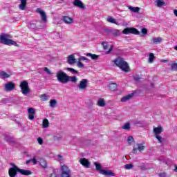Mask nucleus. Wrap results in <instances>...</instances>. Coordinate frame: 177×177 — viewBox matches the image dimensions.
<instances>
[{
    "instance_id": "1",
    "label": "nucleus",
    "mask_w": 177,
    "mask_h": 177,
    "mask_svg": "<svg viewBox=\"0 0 177 177\" xmlns=\"http://www.w3.org/2000/svg\"><path fill=\"white\" fill-rule=\"evenodd\" d=\"M113 63L119 67L122 71L124 73H129L130 68L128 62L124 61L121 57H118L115 60H113Z\"/></svg>"
},
{
    "instance_id": "2",
    "label": "nucleus",
    "mask_w": 177,
    "mask_h": 177,
    "mask_svg": "<svg viewBox=\"0 0 177 177\" xmlns=\"http://www.w3.org/2000/svg\"><path fill=\"white\" fill-rule=\"evenodd\" d=\"M56 77L58 81L62 84H67V82H70V76L66 75V73L62 71H59L57 73Z\"/></svg>"
},
{
    "instance_id": "3",
    "label": "nucleus",
    "mask_w": 177,
    "mask_h": 177,
    "mask_svg": "<svg viewBox=\"0 0 177 177\" xmlns=\"http://www.w3.org/2000/svg\"><path fill=\"white\" fill-rule=\"evenodd\" d=\"M8 35H0V44L3 45H14V46H19L17 43L10 39L8 38Z\"/></svg>"
},
{
    "instance_id": "4",
    "label": "nucleus",
    "mask_w": 177,
    "mask_h": 177,
    "mask_svg": "<svg viewBox=\"0 0 177 177\" xmlns=\"http://www.w3.org/2000/svg\"><path fill=\"white\" fill-rule=\"evenodd\" d=\"M94 165H95L97 171H99L102 175H104V176H115V174L113 171L102 169V165L95 162Z\"/></svg>"
},
{
    "instance_id": "5",
    "label": "nucleus",
    "mask_w": 177,
    "mask_h": 177,
    "mask_svg": "<svg viewBox=\"0 0 177 177\" xmlns=\"http://www.w3.org/2000/svg\"><path fill=\"white\" fill-rule=\"evenodd\" d=\"M19 87L21 88V92L24 96H27L28 93L30 92V86H28V82L26 80L20 82Z\"/></svg>"
},
{
    "instance_id": "6",
    "label": "nucleus",
    "mask_w": 177,
    "mask_h": 177,
    "mask_svg": "<svg viewBox=\"0 0 177 177\" xmlns=\"http://www.w3.org/2000/svg\"><path fill=\"white\" fill-rule=\"evenodd\" d=\"M12 167L8 169V175L10 177L17 176V172L19 174L20 168L16 165L15 163L11 164Z\"/></svg>"
},
{
    "instance_id": "7",
    "label": "nucleus",
    "mask_w": 177,
    "mask_h": 177,
    "mask_svg": "<svg viewBox=\"0 0 177 177\" xmlns=\"http://www.w3.org/2000/svg\"><path fill=\"white\" fill-rule=\"evenodd\" d=\"M122 34L128 35V34H134V35H139L140 32L135 28H126L122 30Z\"/></svg>"
},
{
    "instance_id": "8",
    "label": "nucleus",
    "mask_w": 177,
    "mask_h": 177,
    "mask_svg": "<svg viewBox=\"0 0 177 177\" xmlns=\"http://www.w3.org/2000/svg\"><path fill=\"white\" fill-rule=\"evenodd\" d=\"M146 149V147L143 145V144H136L133 148V154H136L138 153V150L139 151H143Z\"/></svg>"
},
{
    "instance_id": "9",
    "label": "nucleus",
    "mask_w": 177,
    "mask_h": 177,
    "mask_svg": "<svg viewBox=\"0 0 177 177\" xmlns=\"http://www.w3.org/2000/svg\"><path fill=\"white\" fill-rule=\"evenodd\" d=\"M37 13H39L41 21H43L44 23H46L48 21V17L46 16V13L43 11L41 8H37L36 10Z\"/></svg>"
},
{
    "instance_id": "10",
    "label": "nucleus",
    "mask_w": 177,
    "mask_h": 177,
    "mask_svg": "<svg viewBox=\"0 0 177 177\" xmlns=\"http://www.w3.org/2000/svg\"><path fill=\"white\" fill-rule=\"evenodd\" d=\"M77 86L79 89H82V91H86V86H88V80L82 79Z\"/></svg>"
},
{
    "instance_id": "11",
    "label": "nucleus",
    "mask_w": 177,
    "mask_h": 177,
    "mask_svg": "<svg viewBox=\"0 0 177 177\" xmlns=\"http://www.w3.org/2000/svg\"><path fill=\"white\" fill-rule=\"evenodd\" d=\"M16 88V84L13 83L12 82H8V83L6 84L5 86V89L6 91H13Z\"/></svg>"
},
{
    "instance_id": "12",
    "label": "nucleus",
    "mask_w": 177,
    "mask_h": 177,
    "mask_svg": "<svg viewBox=\"0 0 177 177\" xmlns=\"http://www.w3.org/2000/svg\"><path fill=\"white\" fill-rule=\"evenodd\" d=\"M80 162L83 165V167H85V168H89V167H91V162L85 158L80 159Z\"/></svg>"
},
{
    "instance_id": "13",
    "label": "nucleus",
    "mask_w": 177,
    "mask_h": 177,
    "mask_svg": "<svg viewBox=\"0 0 177 177\" xmlns=\"http://www.w3.org/2000/svg\"><path fill=\"white\" fill-rule=\"evenodd\" d=\"M73 5L77 8H80V9H85V5L81 0H74Z\"/></svg>"
},
{
    "instance_id": "14",
    "label": "nucleus",
    "mask_w": 177,
    "mask_h": 177,
    "mask_svg": "<svg viewBox=\"0 0 177 177\" xmlns=\"http://www.w3.org/2000/svg\"><path fill=\"white\" fill-rule=\"evenodd\" d=\"M19 174L23 175L24 176H30V175H32V171L31 170H27L19 168Z\"/></svg>"
},
{
    "instance_id": "15",
    "label": "nucleus",
    "mask_w": 177,
    "mask_h": 177,
    "mask_svg": "<svg viewBox=\"0 0 177 177\" xmlns=\"http://www.w3.org/2000/svg\"><path fill=\"white\" fill-rule=\"evenodd\" d=\"M28 119L29 120H34L35 117V109L34 108H29L28 109Z\"/></svg>"
},
{
    "instance_id": "16",
    "label": "nucleus",
    "mask_w": 177,
    "mask_h": 177,
    "mask_svg": "<svg viewBox=\"0 0 177 177\" xmlns=\"http://www.w3.org/2000/svg\"><path fill=\"white\" fill-rule=\"evenodd\" d=\"M38 162L39 165H41V168H44V169H46L48 168V162H46V160L42 158H39Z\"/></svg>"
},
{
    "instance_id": "17",
    "label": "nucleus",
    "mask_w": 177,
    "mask_h": 177,
    "mask_svg": "<svg viewBox=\"0 0 177 177\" xmlns=\"http://www.w3.org/2000/svg\"><path fill=\"white\" fill-rule=\"evenodd\" d=\"M63 21H64L66 24H73V23H74V19L68 16H64Z\"/></svg>"
},
{
    "instance_id": "18",
    "label": "nucleus",
    "mask_w": 177,
    "mask_h": 177,
    "mask_svg": "<svg viewBox=\"0 0 177 177\" xmlns=\"http://www.w3.org/2000/svg\"><path fill=\"white\" fill-rule=\"evenodd\" d=\"M68 64H75L76 60L74 55L72 54L68 56Z\"/></svg>"
},
{
    "instance_id": "19",
    "label": "nucleus",
    "mask_w": 177,
    "mask_h": 177,
    "mask_svg": "<svg viewBox=\"0 0 177 177\" xmlns=\"http://www.w3.org/2000/svg\"><path fill=\"white\" fill-rule=\"evenodd\" d=\"M155 3H156V6H157L158 8H162V6H167L164 0H156Z\"/></svg>"
},
{
    "instance_id": "20",
    "label": "nucleus",
    "mask_w": 177,
    "mask_h": 177,
    "mask_svg": "<svg viewBox=\"0 0 177 177\" xmlns=\"http://www.w3.org/2000/svg\"><path fill=\"white\" fill-rule=\"evenodd\" d=\"M162 132H164V129H162V127L159 126L158 127H155L153 129V133L155 135H160Z\"/></svg>"
},
{
    "instance_id": "21",
    "label": "nucleus",
    "mask_w": 177,
    "mask_h": 177,
    "mask_svg": "<svg viewBox=\"0 0 177 177\" xmlns=\"http://www.w3.org/2000/svg\"><path fill=\"white\" fill-rule=\"evenodd\" d=\"M26 6H27V0H21V4L19 5V9H21V10H25Z\"/></svg>"
},
{
    "instance_id": "22",
    "label": "nucleus",
    "mask_w": 177,
    "mask_h": 177,
    "mask_svg": "<svg viewBox=\"0 0 177 177\" xmlns=\"http://www.w3.org/2000/svg\"><path fill=\"white\" fill-rule=\"evenodd\" d=\"M0 77L3 79L5 80L6 78H10V75L6 73L5 71H0Z\"/></svg>"
},
{
    "instance_id": "23",
    "label": "nucleus",
    "mask_w": 177,
    "mask_h": 177,
    "mask_svg": "<svg viewBox=\"0 0 177 177\" xmlns=\"http://www.w3.org/2000/svg\"><path fill=\"white\" fill-rule=\"evenodd\" d=\"M133 95H135V93H132L128 95L123 97L122 98H121V102H127V100H129V99H131L133 96Z\"/></svg>"
},
{
    "instance_id": "24",
    "label": "nucleus",
    "mask_w": 177,
    "mask_h": 177,
    "mask_svg": "<svg viewBox=\"0 0 177 177\" xmlns=\"http://www.w3.org/2000/svg\"><path fill=\"white\" fill-rule=\"evenodd\" d=\"M97 106L100 107H104L106 106V102H104V99L100 98L97 101Z\"/></svg>"
},
{
    "instance_id": "25",
    "label": "nucleus",
    "mask_w": 177,
    "mask_h": 177,
    "mask_svg": "<svg viewBox=\"0 0 177 177\" xmlns=\"http://www.w3.org/2000/svg\"><path fill=\"white\" fill-rule=\"evenodd\" d=\"M86 56H88V57H91L93 60H97V59H99V55L96 54H92L91 53H87Z\"/></svg>"
},
{
    "instance_id": "26",
    "label": "nucleus",
    "mask_w": 177,
    "mask_h": 177,
    "mask_svg": "<svg viewBox=\"0 0 177 177\" xmlns=\"http://www.w3.org/2000/svg\"><path fill=\"white\" fill-rule=\"evenodd\" d=\"M110 91H116L117 88H118V85L116 83L110 84L109 86Z\"/></svg>"
},
{
    "instance_id": "27",
    "label": "nucleus",
    "mask_w": 177,
    "mask_h": 177,
    "mask_svg": "<svg viewBox=\"0 0 177 177\" xmlns=\"http://www.w3.org/2000/svg\"><path fill=\"white\" fill-rule=\"evenodd\" d=\"M129 10H131V12H133L134 13H138L139 10H140V8L139 7H129Z\"/></svg>"
},
{
    "instance_id": "28",
    "label": "nucleus",
    "mask_w": 177,
    "mask_h": 177,
    "mask_svg": "<svg viewBox=\"0 0 177 177\" xmlns=\"http://www.w3.org/2000/svg\"><path fill=\"white\" fill-rule=\"evenodd\" d=\"M57 105V101L56 100H50V107L55 109Z\"/></svg>"
},
{
    "instance_id": "29",
    "label": "nucleus",
    "mask_w": 177,
    "mask_h": 177,
    "mask_svg": "<svg viewBox=\"0 0 177 177\" xmlns=\"http://www.w3.org/2000/svg\"><path fill=\"white\" fill-rule=\"evenodd\" d=\"M156 59V57L154 56V53H151L149 55V63H153L154 62V59Z\"/></svg>"
},
{
    "instance_id": "30",
    "label": "nucleus",
    "mask_w": 177,
    "mask_h": 177,
    "mask_svg": "<svg viewBox=\"0 0 177 177\" xmlns=\"http://www.w3.org/2000/svg\"><path fill=\"white\" fill-rule=\"evenodd\" d=\"M66 70L67 71H69V73H71V74H79L78 71H77L73 68H66Z\"/></svg>"
},
{
    "instance_id": "31",
    "label": "nucleus",
    "mask_w": 177,
    "mask_h": 177,
    "mask_svg": "<svg viewBox=\"0 0 177 177\" xmlns=\"http://www.w3.org/2000/svg\"><path fill=\"white\" fill-rule=\"evenodd\" d=\"M111 34L113 37H118V35H120L121 33H120V30L115 29L111 32Z\"/></svg>"
},
{
    "instance_id": "32",
    "label": "nucleus",
    "mask_w": 177,
    "mask_h": 177,
    "mask_svg": "<svg viewBox=\"0 0 177 177\" xmlns=\"http://www.w3.org/2000/svg\"><path fill=\"white\" fill-rule=\"evenodd\" d=\"M122 129H125L126 131H129L131 129V124L129 123H125L124 125L122 126Z\"/></svg>"
},
{
    "instance_id": "33",
    "label": "nucleus",
    "mask_w": 177,
    "mask_h": 177,
    "mask_svg": "<svg viewBox=\"0 0 177 177\" xmlns=\"http://www.w3.org/2000/svg\"><path fill=\"white\" fill-rule=\"evenodd\" d=\"M127 142L130 146H132V143L135 142V139L132 136H129L127 138Z\"/></svg>"
},
{
    "instance_id": "34",
    "label": "nucleus",
    "mask_w": 177,
    "mask_h": 177,
    "mask_svg": "<svg viewBox=\"0 0 177 177\" xmlns=\"http://www.w3.org/2000/svg\"><path fill=\"white\" fill-rule=\"evenodd\" d=\"M106 21H108L109 23H112L113 24H118L117 21H115V19H114V18H113V17L107 18Z\"/></svg>"
},
{
    "instance_id": "35",
    "label": "nucleus",
    "mask_w": 177,
    "mask_h": 177,
    "mask_svg": "<svg viewBox=\"0 0 177 177\" xmlns=\"http://www.w3.org/2000/svg\"><path fill=\"white\" fill-rule=\"evenodd\" d=\"M169 66H170L172 71H177V63H173V64H169Z\"/></svg>"
},
{
    "instance_id": "36",
    "label": "nucleus",
    "mask_w": 177,
    "mask_h": 177,
    "mask_svg": "<svg viewBox=\"0 0 177 177\" xmlns=\"http://www.w3.org/2000/svg\"><path fill=\"white\" fill-rule=\"evenodd\" d=\"M49 127V121L48 119H44L43 120V128H48Z\"/></svg>"
},
{
    "instance_id": "37",
    "label": "nucleus",
    "mask_w": 177,
    "mask_h": 177,
    "mask_svg": "<svg viewBox=\"0 0 177 177\" xmlns=\"http://www.w3.org/2000/svg\"><path fill=\"white\" fill-rule=\"evenodd\" d=\"M161 37H158V38H153L152 40H153V44H160L161 43Z\"/></svg>"
},
{
    "instance_id": "38",
    "label": "nucleus",
    "mask_w": 177,
    "mask_h": 177,
    "mask_svg": "<svg viewBox=\"0 0 177 177\" xmlns=\"http://www.w3.org/2000/svg\"><path fill=\"white\" fill-rule=\"evenodd\" d=\"M69 81H71V82H77L78 79L76 76H69Z\"/></svg>"
},
{
    "instance_id": "39",
    "label": "nucleus",
    "mask_w": 177,
    "mask_h": 177,
    "mask_svg": "<svg viewBox=\"0 0 177 177\" xmlns=\"http://www.w3.org/2000/svg\"><path fill=\"white\" fill-rule=\"evenodd\" d=\"M155 137L158 140L159 143H162V142H164V139L162 138L161 136H160L158 134H156Z\"/></svg>"
},
{
    "instance_id": "40",
    "label": "nucleus",
    "mask_w": 177,
    "mask_h": 177,
    "mask_svg": "<svg viewBox=\"0 0 177 177\" xmlns=\"http://www.w3.org/2000/svg\"><path fill=\"white\" fill-rule=\"evenodd\" d=\"M77 67H79V68H85V66L80 60L77 62Z\"/></svg>"
},
{
    "instance_id": "41",
    "label": "nucleus",
    "mask_w": 177,
    "mask_h": 177,
    "mask_svg": "<svg viewBox=\"0 0 177 177\" xmlns=\"http://www.w3.org/2000/svg\"><path fill=\"white\" fill-rule=\"evenodd\" d=\"M125 169H131V168H133V165L132 164H127L124 166Z\"/></svg>"
},
{
    "instance_id": "42",
    "label": "nucleus",
    "mask_w": 177,
    "mask_h": 177,
    "mask_svg": "<svg viewBox=\"0 0 177 177\" xmlns=\"http://www.w3.org/2000/svg\"><path fill=\"white\" fill-rule=\"evenodd\" d=\"M102 46H103V49L104 50H106V49H108V48H109V46L107 45V43H106L104 41L102 42Z\"/></svg>"
},
{
    "instance_id": "43",
    "label": "nucleus",
    "mask_w": 177,
    "mask_h": 177,
    "mask_svg": "<svg viewBox=\"0 0 177 177\" xmlns=\"http://www.w3.org/2000/svg\"><path fill=\"white\" fill-rule=\"evenodd\" d=\"M37 142L39 143V145H42L44 143V139H42V138L39 137L37 138Z\"/></svg>"
},
{
    "instance_id": "44",
    "label": "nucleus",
    "mask_w": 177,
    "mask_h": 177,
    "mask_svg": "<svg viewBox=\"0 0 177 177\" xmlns=\"http://www.w3.org/2000/svg\"><path fill=\"white\" fill-rule=\"evenodd\" d=\"M113 48H114V46H111L109 50L108 51H106V55H109V53H111V50H113Z\"/></svg>"
},
{
    "instance_id": "45",
    "label": "nucleus",
    "mask_w": 177,
    "mask_h": 177,
    "mask_svg": "<svg viewBox=\"0 0 177 177\" xmlns=\"http://www.w3.org/2000/svg\"><path fill=\"white\" fill-rule=\"evenodd\" d=\"M142 34H143L144 35H146V34H147V29L146 28H144L141 30Z\"/></svg>"
},
{
    "instance_id": "46",
    "label": "nucleus",
    "mask_w": 177,
    "mask_h": 177,
    "mask_svg": "<svg viewBox=\"0 0 177 177\" xmlns=\"http://www.w3.org/2000/svg\"><path fill=\"white\" fill-rule=\"evenodd\" d=\"M41 97L44 100H48V96H46V94H43L41 95Z\"/></svg>"
},
{
    "instance_id": "47",
    "label": "nucleus",
    "mask_w": 177,
    "mask_h": 177,
    "mask_svg": "<svg viewBox=\"0 0 177 177\" xmlns=\"http://www.w3.org/2000/svg\"><path fill=\"white\" fill-rule=\"evenodd\" d=\"M82 60H89V59L86 58V57H81L79 58V61H82Z\"/></svg>"
},
{
    "instance_id": "48",
    "label": "nucleus",
    "mask_w": 177,
    "mask_h": 177,
    "mask_svg": "<svg viewBox=\"0 0 177 177\" xmlns=\"http://www.w3.org/2000/svg\"><path fill=\"white\" fill-rule=\"evenodd\" d=\"M44 71L48 74H52V73H50V71L49 70V68H48L47 67L44 68Z\"/></svg>"
},
{
    "instance_id": "49",
    "label": "nucleus",
    "mask_w": 177,
    "mask_h": 177,
    "mask_svg": "<svg viewBox=\"0 0 177 177\" xmlns=\"http://www.w3.org/2000/svg\"><path fill=\"white\" fill-rule=\"evenodd\" d=\"M31 162H33V164L35 165H36L37 164V159L35 158H33L32 160H31Z\"/></svg>"
},
{
    "instance_id": "50",
    "label": "nucleus",
    "mask_w": 177,
    "mask_h": 177,
    "mask_svg": "<svg viewBox=\"0 0 177 177\" xmlns=\"http://www.w3.org/2000/svg\"><path fill=\"white\" fill-rule=\"evenodd\" d=\"M50 177H59V176L56 173H52Z\"/></svg>"
},
{
    "instance_id": "51",
    "label": "nucleus",
    "mask_w": 177,
    "mask_h": 177,
    "mask_svg": "<svg viewBox=\"0 0 177 177\" xmlns=\"http://www.w3.org/2000/svg\"><path fill=\"white\" fill-rule=\"evenodd\" d=\"M159 176L160 177H166L167 176V174L165 173H160L159 174Z\"/></svg>"
},
{
    "instance_id": "52",
    "label": "nucleus",
    "mask_w": 177,
    "mask_h": 177,
    "mask_svg": "<svg viewBox=\"0 0 177 177\" xmlns=\"http://www.w3.org/2000/svg\"><path fill=\"white\" fill-rule=\"evenodd\" d=\"M58 158L59 159V161H63V156L62 155H58Z\"/></svg>"
},
{
    "instance_id": "53",
    "label": "nucleus",
    "mask_w": 177,
    "mask_h": 177,
    "mask_svg": "<svg viewBox=\"0 0 177 177\" xmlns=\"http://www.w3.org/2000/svg\"><path fill=\"white\" fill-rule=\"evenodd\" d=\"M161 62L162 63H168V59H162Z\"/></svg>"
},
{
    "instance_id": "54",
    "label": "nucleus",
    "mask_w": 177,
    "mask_h": 177,
    "mask_svg": "<svg viewBox=\"0 0 177 177\" xmlns=\"http://www.w3.org/2000/svg\"><path fill=\"white\" fill-rule=\"evenodd\" d=\"M135 81H139L140 80V78L139 77V76L135 77H134Z\"/></svg>"
},
{
    "instance_id": "55",
    "label": "nucleus",
    "mask_w": 177,
    "mask_h": 177,
    "mask_svg": "<svg viewBox=\"0 0 177 177\" xmlns=\"http://www.w3.org/2000/svg\"><path fill=\"white\" fill-rule=\"evenodd\" d=\"M174 171L175 172H177V165H174Z\"/></svg>"
},
{
    "instance_id": "56",
    "label": "nucleus",
    "mask_w": 177,
    "mask_h": 177,
    "mask_svg": "<svg viewBox=\"0 0 177 177\" xmlns=\"http://www.w3.org/2000/svg\"><path fill=\"white\" fill-rule=\"evenodd\" d=\"M174 13L175 16L177 17V10H174Z\"/></svg>"
},
{
    "instance_id": "57",
    "label": "nucleus",
    "mask_w": 177,
    "mask_h": 177,
    "mask_svg": "<svg viewBox=\"0 0 177 177\" xmlns=\"http://www.w3.org/2000/svg\"><path fill=\"white\" fill-rule=\"evenodd\" d=\"M31 162V160H26V164H30Z\"/></svg>"
},
{
    "instance_id": "58",
    "label": "nucleus",
    "mask_w": 177,
    "mask_h": 177,
    "mask_svg": "<svg viewBox=\"0 0 177 177\" xmlns=\"http://www.w3.org/2000/svg\"><path fill=\"white\" fill-rule=\"evenodd\" d=\"M12 145H15V141H12Z\"/></svg>"
}]
</instances>
